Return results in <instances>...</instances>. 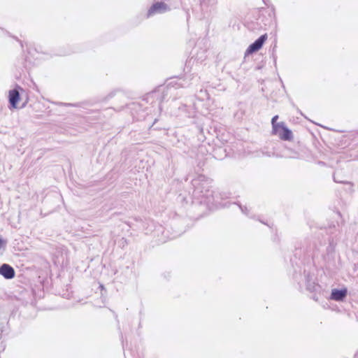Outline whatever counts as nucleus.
I'll return each instance as SVG.
<instances>
[{
	"label": "nucleus",
	"instance_id": "2",
	"mask_svg": "<svg viewBox=\"0 0 358 358\" xmlns=\"http://www.w3.org/2000/svg\"><path fill=\"white\" fill-rule=\"evenodd\" d=\"M0 275L6 280H10L15 277V271L10 265L3 264L0 266Z\"/></svg>",
	"mask_w": 358,
	"mask_h": 358
},
{
	"label": "nucleus",
	"instance_id": "8",
	"mask_svg": "<svg viewBox=\"0 0 358 358\" xmlns=\"http://www.w3.org/2000/svg\"><path fill=\"white\" fill-rule=\"evenodd\" d=\"M6 244H7V241L5 239H3L1 236H0V250H4L6 247Z\"/></svg>",
	"mask_w": 358,
	"mask_h": 358
},
{
	"label": "nucleus",
	"instance_id": "4",
	"mask_svg": "<svg viewBox=\"0 0 358 358\" xmlns=\"http://www.w3.org/2000/svg\"><path fill=\"white\" fill-rule=\"evenodd\" d=\"M20 99V92L17 89H13L9 91L8 100L12 108H15Z\"/></svg>",
	"mask_w": 358,
	"mask_h": 358
},
{
	"label": "nucleus",
	"instance_id": "5",
	"mask_svg": "<svg viewBox=\"0 0 358 358\" xmlns=\"http://www.w3.org/2000/svg\"><path fill=\"white\" fill-rule=\"evenodd\" d=\"M347 291L334 289L331 292V298L336 301H342L346 296Z\"/></svg>",
	"mask_w": 358,
	"mask_h": 358
},
{
	"label": "nucleus",
	"instance_id": "7",
	"mask_svg": "<svg viewBox=\"0 0 358 358\" xmlns=\"http://www.w3.org/2000/svg\"><path fill=\"white\" fill-rule=\"evenodd\" d=\"M168 10L166 4L164 3H158V13H163Z\"/></svg>",
	"mask_w": 358,
	"mask_h": 358
},
{
	"label": "nucleus",
	"instance_id": "1",
	"mask_svg": "<svg viewBox=\"0 0 358 358\" xmlns=\"http://www.w3.org/2000/svg\"><path fill=\"white\" fill-rule=\"evenodd\" d=\"M273 131L282 140L289 141L292 138V132L285 127L284 122H280Z\"/></svg>",
	"mask_w": 358,
	"mask_h": 358
},
{
	"label": "nucleus",
	"instance_id": "3",
	"mask_svg": "<svg viewBox=\"0 0 358 358\" xmlns=\"http://www.w3.org/2000/svg\"><path fill=\"white\" fill-rule=\"evenodd\" d=\"M267 38V35L264 34L260 36L255 43L251 44L246 50V54H252L256 51H258L263 45L264 43Z\"/></svg>",
	"mask_w": 358,
	"mask_h": 358
},
{
	"label": "nucleus",
	"instance_id": "9",
	"mask_svg": "<svg viewBox=\"0 0 358 358\" xmlns=\"http://www.w3.org/2000/svg\"><path fill=\"white\" fill-rule=\"evenodd\" d=\"M278 119V116L275 115L272 118L271 123L273 125V130L275 129V126H278L279 123H276L277 120Z\"/></svg>",
	"mask_w": 358,
	"mask_h": 358
},
{
	"label": "nucleus",
	"instance_id": "6",
	"mask_svg": "<svg viewBox=\"0 0 358 358\" xmlns=\"http://www.w3.org/2000/svg\"><path fill=\"white\" fill-rule=\"evenodd\" d=\"M157 12V2L152 3V6L149 9L147 13V17L155 15Z\"/></svg>",
	"mask_w": 358,
	"mask_h": 358
}]
</instances>
